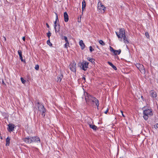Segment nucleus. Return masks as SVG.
I'll use <instances>...</instances> for the list:
<instances>
[{
	"label": "nucleus",
	"mask_w": 158,
	"mask_h": 158,
	"mask_svg": "<svg viewBox=\"0 0 158 158\" xmlns=\"http://www.w3.org/2000/svg\"><path fill=\"white\" fill-rule=\"evenodd\" d=\"M143 117L144 119L145 120H147L149 117H151L153 115L152 110L148 109L144 110L143 111Z\"/></svg>",
	"instance_id": "nucleus-1"
},
{
	"label": "nucleus",
	"mask_w": 158,
	"mask_h": 158,
	"mask_svg": "<svg viewBox=\"0 0 158 158\" xmlns=\"http://www.w3.org/2000/svg\"><path fill=\"white\" fill-rule=\"evenodd\" d=\"M38 106H37L38 109L40 114L43 117H44L45 115L46 109L44 106L42 104H41L39 102L37 103Z\"/></svg>",
	"instance_id": "nucleus-2"
},
{
	"label": "nucleus",
	"mask_w": 158,
	"mask_h": 158,
	"mask_svg": "<svg viewBox=\"0 0 158 158\" xmlns=\"http://www.w3.org/2000/svg\"><path fill=\"white\" fill-rule=\"evenodd\" d=\"M56 15V21L54 22V27L55 29V31L56 33L57 32H58L60 31V26L59 23H57V22H59V20L58 17V15L55 12V13Z\"/></svg>",
	"instance_id": "nucleus-3"
},
{
	"label": "nucleus",
	"mask_w": 158,
	"mask_h": 158,
	"mask_svg": "<svg viewBox=\"0 0 158 158\" xmlns=\"http://www.w3.org/2000/svg\"><path fill=\"white\" fill-rule=\"evenodd\" d=\"M98 9L99 12L103 13L105 12L106 8L102 5L101 2L99 1L98 4Z\"/></svg>",
	"instance_id": "nucleus-4"
},
{
	"label": "nucleus",
	"mask_w": 158,
	"mask_h": 158,
	"mask_svg": "<svg viewBox=\"0 0 158 158\" xmlns=\"http://www.w3.org/2000/svg\"><path fill=\"white\" fill-rule=\"evenodd\" d=\"M118 38H122L125 35V32L123 28H121L119 30V33L115 32Z\"/></svg>",
	"instance_id": "nucleus-5"
},
{
	"label": "nucleus",
	"mask_w": 158,
	"mask_h": 158,
	"mask_svg": "<svg viewBox=\"0 0 158 158\" xmlns=\"http://www.w3.org/2000/svg\"><path fill=\"white\" fill-rule=\"evenodd\" d=\"M89 63L83 61L80 63L79 65L80 68L84 71H86L88 67V64Z\"/></svg>",
	"instance_id": "nucleus-6"
},
{
	"label": "nucleus",
	"mask_w": 158,
	"mask_h": 158,
	"mask_svg": "<svg viewBox=\"0 0 158 158\" xmlns=\"http://www.w3.org/2000/svg\"><path fill=\"white\" fill-rule=\"evenodd\" d=\"M94 97L88 93H86L85 98L86 103L88 104L89 103Z\"/></svg>",
	"instance_id": "nucleus-7"
},
{
	"label": "nucleus",
	"mask_w": 158,
	"mask_h": 158,
	"mask_svg": "<svg viewBox=\"0 0 158 158\" xmlns=\"http://www.w3.org/2000/svg\"><path fill=\"white\" fill-rule=\"evenodd\" d=\"M137 68L139 70L141 73H145V69L144 66L139 63H137L136 64Z\"/></svg>",
	"instance_id": "nucleus-8"
},
{
	"label": "nucleus",
	"mask_w": 158,
	"mask_h": 158,
	"mask_svg": "<svg viewBox=\"0 0 158 158\" xmlns=\"http://www.w3.org/2000/svg\"><path fill=\"white\" fill-rule=\"evenodd\" d=\"M76 64L74 62L71 63L69 65L71 70L73 72L75 73L76 72Z\"/></svg>",
	"instance_id": "nucleus-9"
},
{
	"label": "nucleus",
	"mask_w": 158,
	"mask_h": 158,
	"mask_svg": "<svg viewBox=\"0 0 158 158\" xmlns=\"http://www.w3.org/2000/svg\"><path fill=\"white\" fill-rule=\"evenodd\" d=\"M31 143H40V139L39 137L37 136H35L32 137L31 136Z\"/></svg>",
	"instance_id": "nucleus-10"
},
{
	"label": "nucleus",
	"mask_w": 158,
	"mask_h": 158,
	"mask_svg": "<svg viewBox=\"0 0 158 158\" xmlns=\"http://www.w3.org/2000/svg\"><path fill=\"white\" fill-rule=\"evenodd\" d=\"M92 102L95 103V105L97 107V109H98V107L99 106V101L95 97H94L93 98V99H92L91 101Z\"/></svg>",
	"instance_id": "nucleus-11"
},
{
	"label": "nucleus",
	"mask_w": 158,
	"mask_h": 158,
	"mask_svg": "<svg viewBox=\"0 0 158 158\" xmlns=\"http://www.w3.org/2000/svg\"><path fill=\"white\" fill-rule=\"evenodd\" d=\"M31 136H28L23 139V140L27 143H31Z\"/></svg>",
	"instance_id": "nucleus-12"
},
{
	"label": "nucleus",
	"mask_w": 158,
	"mask_h": 158,
	"mask_svg": "<svg viewBox=\"0 0 158 158\" xmlns=\"http://www.w3.org/2000/svg\"><path fill=\"white\" fill-rule=\"evenodd\" d=\"M151 97L153 98H156L157 97V94L156 92L154 90H151L150 92Z\"/></svg>",
	"instance_id": "nucleus-13"
},
{
	"label": "nucleus",
	"mask_w": 158,
	"mask_h": 158,
	"mask_svg": "<svg viewBox=\"0 0 158 158\" xmlns=\"http://www.w3.org/2000/svg\"><path fill=\"white\" fill-rule=\"evenodd\" d=\"M64 21L66 22H68L69 19V16L67 12H65L64 13Z\"/></svg>",
	"instance_id": "nucleus-14"
},
{
	"label": "nucleus",
	"mask_w": 158,
	"mask_h": 158,
	"mask_svg": "<svg viewBox=\"0 0 158 158\" xmlns=\"http://www.w3.org/2000/svg\"><path fill=\"white\" fill-rule=\"evenodd\" d=\"M15 125L12 124H9L8 125L9 130L10 132L14 130Z\"/></svg>",
	"instance_id": "nucleus-15"
},
{
	"label": "nucleus",
	"mask_w": 158,
	"mask_h": 158,
	"mask_svg": "<svg viewBox=\"0 0 158 158\" xmlns=\"http://www.w3.org/2000/svg\"><path fill=\"white\" fill-rule=\"evenodd\" d=\"M86 7V2L85 0H83L82 2V13L84 11H85Z\"/></svg>",
	"instance_id": "nucleus-16"
},
{
	"label": "nucleus",
	"mask_w": 158,
	"mask_h": 158,
	"mask_svg": "<svg viewBox=\"0 0 158 158\" xmlns=\"http://www.w3.org/2000/svg\"><path fill=\"white\" fill-rule=\"evenodd\" d=\"M79 45L81 47V48L82 50L83 49L85 48V44L83 43V41L82 40L80 41L79 42Z\"/></svg>",
	"instance_id": "nucleus-17"
},
{
	"label": "nucleus",
	"mask_w": 158,
	"mask_h": 158,
	"mask_svg": "<svg viewBox=\"0 0 158 158\" xmlns=\"http://www.w3.org/2000/svg\"><path fill=\"white\" fill-rule=\"evenodd\" d=\"M18 52L19 55L20 59L21 60V61L22 62L25 61V60H23L21 51L20 50H19L18 51Z\"/></svg>",
	"instance_id": "nucleus-18"
},
{
	"label": "nucleus",
	"mask_w": 158,
	"mask_h": 158,
	"mask_svg": "<svg viewBox=\"0 0 158 158\" xmlns=\"http://www.w3.org/2000/svg\"><path fill=\"white\" fill-rule=\"evenodd\" d=\"M10 139L9 136H8L6 139V146H8L9 145L10 143Z\"/></svg>",
	"instance_id": "nucleus-19"
},
{
	"label": "nucleus",
	"mask_w": 158,
	"mask_h": 158,
	"mask_svg": "<svg viewBox=\"0 0 158 158\" xmlns=\"http://www.w3.org/2000/svg\"><path fill=\"white\" fill-rule=\"evenodd\" d=\"M89 127L92 129L94 130H96L98 129L97 127L94 125H92L91 124H89Z\"/></svg>",
	"instance_id": "nucleus-20"
},
{
	"label": "nucleus",
	"mask_w": 158,
	"mask_h": 158,
	"mask_svg": "<svg viewBox=\"0 0 158 158\" xmlns=\"http://www.w3.org/2000/svg\"><path fill=\"white\" fill-rule=\"evenodd\" d=\"M123 40V41L126 44H128L129 43V42L127 38L126 37V35L125 36H124L123 37H122Z\"/></svg>",
	"instance_id": "nucleus-21"
},
{
	"label": "nucleus",
	"mask_w": 158,
	"mask_h": 158,
	"mask_svg": "<svg viewBox=\"0 0 158 158\" xmlns=\"http://www.w3.org/2000/svg\"><path fill=\"white\" fill-rule=\"evenodd\" d=\"M108 63L115 70H116L117 69V68L113 64L110 62V61H108Z\"/></svg>",
	"instance_id": "nucleus-22"
},
{
	"label": "nucleus",
	"mask_w": 158,
	"mask_h": 158,
	"mask_svg": "<svg viewBox=\"0 0 158 158\" xmlns=\"http://www.w3.org/2000/svg\"><path fill=\"white\" fill-rule=\"evenodd\" d=\"M87 59L88 60L91 62L93 64H94V63H95V62H94L95 60L94 59L90 58L89 57H88L87 58Z\"/></svg>",
	"instance_id": "nucleus-23"
},
{
	"label": "nucleus",
	"mask_w": 158,
	"mask_h": 158,
	"mask_svg": "<svg viewBox=\"0 0 158 158\" xmlns=\"http://www.w3.org/2000/svg\"><path fill=\"white\" fill-rule=\"evenodd\" d=\"M121 52V50L120 49H119L117 50H114V55H119Z\"/></svg>",
	"instance_id": "nucleus-24"
},
{
	"label": "nucleus",
	"mask_w": 158,
	"mask_h": 158,
	"mask_svg": "<svg viewBox=\"0 0 158 158\" xmlns=\"http://www.w3.org/2000/svg\"><path fill=\"white\" fill-rule=\"evenodd\" d=\"M63 77V75H61L60 77L58 76L57 77V81L60 82L61 81V79Z\"/></svg>",
	"instance_id": "nucleus-25"
},
{
	"label": "nucleus",
	"mask_w": 158,
	"mask_h": 158,
	"mask_svg": "<svg viewBox=\"0 0 158 158\" xmlns=\"http://www.w3.org/2000/svg\"><path fill=\"white\" fill-rule=\"evenodd\" d=\"M99 43L100 44L103 46L105 44V43H104L103 41L102 40H100L99 41Z\"/></svg>",
	"instance_id": "nucleus-26"
},
{
	"label": "nucleus",
	"mask_w": 158,
	"mask_h": 158,
	"mask_svg": "<svg viewBox=\"0 0 158 158\" xmlns=\"http://www.w3.org/2000/svg\"><path fill=\"white\" fill-rule=\"evenodd\" d=\"M47 44L48 45L50 46H51L52 44L50 42V39H49L47 41Z\"/></svg>",
	"instance_id": "nucleus-27"
},
{
	"label": "nucleus",
	"mask_w": 158,
	"mask_h": 158,
	"mask_svg": "<svg viewBox=\"0 0 158 158\" xmlns=\"http://www.w3.org/2000/svg\"><path fill=\"white\" fill-rule=\"evenodd\" d=\"M47 36L48 38V39H50V36H51V33L50 31H48V32L47 33Z\"/></svg>",
	"instance_id": "nucleus-28"
},
{
	"label": "nucleus",
	"mask_w": 158,
	"mask_h": 158,
	"mask_svg": "<svg viewBox=\"0 0 158 158\" xmlns=\"http://www.w3.org/2000/svg\"><path fill=\"white\" fill-rule=\"evenodd\" d=\"M69 46V42L66 43L64 44V48H67L68 46Z\"/></svg>",
	"instance_id": "nucleus-29"
},
{
	"label": "nucleus",
	"mask_w": 158,
	"mask_h": 158,
	"mask_svg": "<svg viewBox=\"0 0 158 158\" xmlns=\"http://www.w3.org/2000/svg\"><path fill=\"white\" fill-rule=\"evenodd\" d=\"M145 35L146 37L148 38H149V35L148 33V32H145Z\"/></svg>",
	"instance_id": "nucleus-30"
},
{
	"label": "nucleus",
	"mask_w": 158,
	"mask_h": 158,
	"mask_svg": "<svg viewBox=\"0 0 158 158\" xmlns=\"http://www.w3.org/2000/svg\"><path fill=\"white\" fill-rule=\"evenodd\" d=\"M21 80L22 83L23 84H25L26 82V81L22 77L21 78Z\"/></svg>",
	"instance_id": "nucleus-31"
},
{
	"label": "nucleus",
	"mask_w": 158,
	"mask_h": 158,
	"mask_svg": "<svg viewBox=\"0 0 158 158\" xmlns=\"http://www.w3.org/2000/svg\"><path fill=\"white\" fill-rule=\"evenodd\" d=\"M64 40H65V42H66V43H68L69 42V41H68V39H67V37L66 36H64Z\"/></svg>",
	"instance_id": "nucleus-32"
},
{
	"label": "nucleus",
	"mask_w": 158,
	"mask_h": 158,
	"mask_svg": "<svg viewBox=\"0 0 158 158\" xmlns=\"http://www.w3.org/2000/svg\"><path fill=\"white\" fill-rule=\"evenodd\" d=\"M39 69V65L38 64H37L35 66V69L36 70H38Z\"/></svg>",
	"instance_id": "nucleus-33"
},
{
	"label": "nucleus",
	"mask_w": 158,
	"mask_h": 158,
	"mask_svg": "<svg viewBox=\"0 0 158 158\" xmlns=\"http://www.w3.org/2000/svg\"><path fill=\"white\" fill-rule=\"evenodd\" d=\"M89 51L91 52H92L94 50V49L93 48H92V47L91 46L89 47Z\"/></svg>",
	"instance_id": "nucleus-34"
},
{
	"label": "nucleus",
	"mask_w": 158,
	"mask_h": 158,
	"mask_svg": "<svg viewBox=\"0 0 158 158\" xmlns=\"http://www.w3.org/2000/svg\"><path fill=\"white\" fill-rule=\"evenodd\" d=\"M110 50L114 53L115 50L113 49V48L112 47H111V46H110Z\"/></svg>",
	"instance_id": "nucleus-35"
},
{
	"label": "nucleus",
	"mask_w": 158,
	"mask_h": 158,
	"mask_svg": "<svg viewBox=\"0 0 158 158\" xmlns=\"http://www.w3.org/2000/svg\"><path fill=\"white\" fill-rule=\"evenodd\" d=\"M81 16H80V17L79 18V17L78 18V22L79 23H80L81 21Z\"/></svg>",
	"instance_id": "nucleus-36"
},
{
	"label": "nucleus",
	"mask_w": 158,
	"mask_h": 158,
	"mask_svg": "<svg viewBox=\"0 0 158 158\" xmlns=\"http://www.w3.org/2000/svg\"><path fill=\"white\" fill-rule=\"evenodd\" d=\"M85 75H83V76L82 77V79L84 80V82H85Z\"/></svg>",
	"instance_id": "nucleus-37"
},
{
	"label": "nucleus",
	"mask_w": 158,
	"mask_h": 158,
	"mask_svg": "<svg viewBox=\"0 0 158 158\" xmlns=\"http://www.w3.org/2000/svg\"><path fill=\"white\" fill-rule=\"evenodd\" d=\"M155 128H158V123H156L155 125Z\"/></svg>",
	"instance_id": "nucleus-38"
},
{
	"label": "nucleus",
	"mask_w": 158,
	"mask_h": 158,
	"mask_svg": "<svg viewBox=\"0 0 158 158\" xmlns=\"http://www.w3.org/2000/svg\"><path fill=\"white\" fill-rule=\"evenodd\" d=\"M2 84H3V85H5V86L6 85V84L4 83L3 80L2 81Z\"/></svg>",
	"instance_id": "nucleus-39"
},
{
	"label": "nucleus",
	"mask_w": 158,
	"mask_h": 158,
	"mask_svg": "<svg viewBox=\"0 0 158 158\" xmlns=\"http://www.w3.org/2000/svg\"><path fill=\"white\" fill-rule=\"evenodd\" d=\"M108 111V109H107V110L104 112L105 114H107Z\"/></svg>",
	"instance_id": "nucleus-40"
},
{
	"label": "nucleus",
	"mask_w": 158,
	"mask_h": 158,
	"mask_svg": "<svg viewBox=\"0 0 158 158\" xmlns=\"http://www.w3.org/2000/svg\"><path fill=\"white\" fill-rule=\"evenodd\" d=\"M22 39H23V40L24 41H25V36H23V37L22 38Z\"/></svg>",
	"instance_id": "nucleus-41"
},
{
	"label": "nucleus",
	"mask_w": 158,
	"mask_h": 158,
	"mask_svg": "<svg viewBox=\"0 0 158 158\" xmlns=\"http://www.w3.org/2000/svg\"><path fill=\"white\" fill-rule=\"evenodd\" d=\"M46 26L47 27H48V28H49V25H48V23H46Z\"/></svg>",
	"instance_id": "nucleus-42"
},
{
	"label": "nucleus",
	"mask_w": 158,
	"mask_h": 158,
	"mask_svg": "<svg viewBox=\"0 0 158 158\" xmlns=\"http://www.w3.org/2000/svg\"><path fill=\"white\" fill-rule=\"evenodd\" d=\"M141 98H142V100H144L142 96H141Z\"/></svg>",
	"instance_id": "nucleus-43"
},
{
	"label": "nucleus",
	"mask_w": 158,
	"mask_h": 158,
	"mask_svg": "<svg viewBox=\"0 0 158 158\" xmlns=\"http://www.w3.org/2000/svg\"><path fill=\"white\" fill-rule=\"evenodd\" d=\"M122 116H123V117H125V116L123 114V113H122Z\"/></svg>",
	"instance_id": "nucleus-44"
},
{
	"label": "nucleus",
	"mask_w": 158,
	"mask_h": 158,
	"mask_svg": "<svg viewBox=\"0 0 158 158\" xmlns=\"http://www.w3.org/2000/svg\"><path fill=\"white\" fill-rule=\"evenodd\" d=\"M0 138L1 139H2V136H0Z\"/></svg>",
	"instance_id": "nucleus-45"
},
{
	"label": "nucleus",
	"mask_w": 158,
	"mask_h": 158,
	"mask_svg": "<svg viewBox=\"0 0 158 158\" xmlns=\"http://www.w3.org/2000/svg\"><path fill=\"white\" fill-rule=\"evenodd\" d=\"M121 113H122H122H123V111H122V110H121Z\"/></svg>",
	"instance_id": "nucleus-46"
},
{
	"label": "nucleus",
	"mask_w": 158,
	"mask_h": 158,
	"mask_svg": "<svg viewBox=\"0 0 158 158\" xmlns=\"http://www.w3.org/2000/svg\"><path fill=\"white\" fill-rule=\"evenodd\" d=\"M4 38L5 40H6V38L5 37H4Z\"/></svg>",
	"instance_id": "nucleus-47"
},
{
	"label": "nucleus",
	"mask_w": 158,
	"mask_h": 158,
	"mask_svg": "<svg viewBox=\"0 0 158 158\" xmlns=\"http://www.w3.org/2000/svg\"><path fill=\"white\" fill-rule=\"evenodd\" d=\"M157 82L158 83V78L157 80Z\"/></svg>",
	"instance_id": "nucleus-48"
}]
</instances>
